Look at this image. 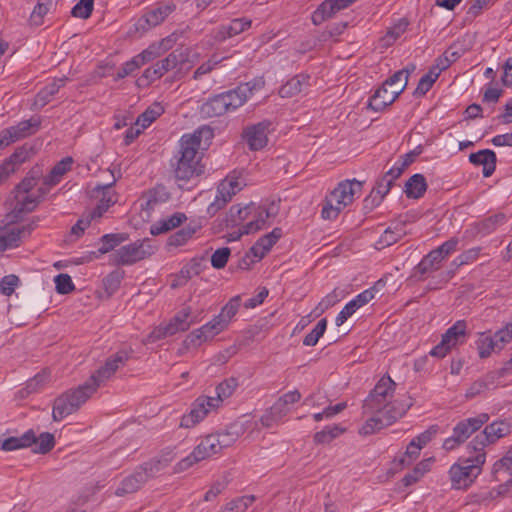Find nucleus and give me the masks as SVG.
I'll use <instances>...</instances> for the list:
<instances>
[{
  "label": "nucleus",
  "instance_id": "obj_40",
  "mask_svg": "<svg viewBox=\"0 0 512 512\" xmlns=\"http://www.w3.org/2000/svg\"><path fill=\"white\" fill-rule=\"evenodd\" d=\"M240 296H235L228 301V303L222 308L219 315L216 318L223 324L226 328L232 319V317L237 313L240 307Z\"/></svg>",
  "mask_w": 512,
  "mask_h": 512
},
{
  "label": "nucleus",
  "instance_id": "obj_13",
  "mask_svg": "<svg viewBox=\"0 0 512 512\" xmlns=\"http://www.w3.org/2000/svg\"><path fill=\"white\" fill-rule=\"evenodd\" d=\"M241 189L242 182L237 177H227L222 180L217 188L215 200L207 208V213L211 216L215 215Z\"/></svg>",
  "mask_w": 512,
  "mask_h": 512
},
{
  "label": "nucleus",
  "instance_id": "obj_4",
  "mask_svg": "<svg viewBox=\"0 0 512 512\" xmlns=\"http://www.w3.org/2000/svg\"><path fill=\"white\" fill-rule=\"evenodd\" d=\"M238 387V380L227 378L216 387V397H199L193 404L190 412L183 415L180 427L190 428L199 423L209 411L220 406L224 399L229 398Z\"/></svg>",
  "mask_w": 512,
  "mask_h": 512
},
{
  "label": "nucleus",
  "instance_id": "obj_35",
  "mask_svg": "<svg viewBox=\"0 0 512 512\" xmlns=\"http://www.w3.org/2000/svg\"><path fill=\"white\" fill-rule=\"evenodd\" d=\"M210 456H212V454L201 440V442L194 448L192 453L178 463V470L188 469L194 463L204 460Z\"/></svg>",
  "mask_w": 512,
  "mask_h": 512
},
{
  "label": "nucleus",
  "instance_id": "obj_43",
  "mask_svg": "<svg viewBox=\"0 0 512 512\" xmlns=\"http://www.w3.org/2000/svg\"><path fill=\"white\" fill-rule=\"evenodd\" d=\"M35 447L33 452L37 454H46L50 452L55 446V438L49 432H43L39 437L36 436V441L33 443Z\"/></svg>",
  "mask_w": 512,
  "mask_h": 512
},
{
  "label": "nucleus",
  "instance_id": "obj_59",
  "mask_svg": "<svg viewBox=\"0 0 512 512\" xmlns=\"http://www.w3.org/2000/svg\"><path fill=\"white\" fill-rule=\"evenodd\" d=\"M501 470L512 471V447L506 452V454L496 461L492 468V473L496 474Z\"/></svg>",
  "mask_w": 512,
  "mask_h": 512
},
{
  "label": "nucleus",
  "instance_id": "obj_3",
  "mask_svg": "<svg viewBox=\"0 0 512 512\" xmlns=\"http://www.w3.org/2000/svg\"><path fill=\"white\" fill-rule=\"evenodd\" d=\"M213 131L210 127L203 126L192 134H184L179 143V151L175 155V162H172L175 178L187 182L203 173L201 155L199 152L201 140H210Z\"/></svg>",
  "mask_w": 512,
  "mask_h": 512
},
{
  "label": "nucleus",
  "instance_id": "obj_64",
  "mask_svg": "<svg viewBox=\"0 0 512 512\" xmlns=\"http://www.w3.org/2000/svg\"><path fill=\"white\" fill-rule=\"evenodd\" d=\"M407 26L408 22L404 19H401L396 25L388 30L386 34L387 42L397 40L406 31Z\"/></svg>",
  "mask_w": 512,
  "mask_h": 512
},
{
  "label": "nucleus",
  "instance_id": "obj_19",
  "mask_svg": "<svg viewBox=\"0 0 512 512\" xmlns=\"http://www.w3.org/2000/svg\"><path fill=\"white\" fill-rule=\"evenodd\" d=\"M355 0H325L312 14V22L320 25L327 19L332 18L337 12L347 8Z\"/></svg>",
  "mask_w": 512,
  "mask_h": 512
},
{
  "label": "nucleus",
  "instance_id": "obj_9",
  "mask_svg": "<svg viewBox=\"0 0 512 512\" xmlns=\"http://www.w3.org/2000/svg\"><path fill=\"white\" fill-rule=\"evenodd\" d=\"M511 331L508 328H502L493 335L490 332L478 333L475 342L478 355L481 359L488 358L493 352H500L504 346L511 341Z\"/></svg>",
  "mask_w": 512,
  "mask_h": 512
},
{
  "label": "nucleus",
  "instance_id": "obj_24",
  "mask_svg": "<svg viewBox=\"0 0 512 512\" xmlns=\"http://www.w3.org/2000/svg\"><path fill=\"white\" fill-rule=\"evenodd\" d=\"M469 161L474 165L483 166L484 177L491 176L496 168V154L490 149H484L476 153H471L469 156Z\"/></svg>",
  "mask_w": 512,
  "mask_h": 512
},
{
  "label": "nucleus",
  "instance_id": "obj_51",
  "mask_svg": "<svg viewBox=\"0 0 512 512\" xmlns=\"http://www.w3.org/2000/svg\"><path fill=\"white\" fill-rule=\"evenodd\" d=\"M56 291L59 294H69L75 289L74 283L70 275L61 273L54 278Z\"/></svg>",
  "mask_w": 512,
  "mask_h": 512
},
{
  "label": "nucleus",
  "instance_id": "obj_25",
  "mask_svg": "<svg viewBox=\"0 0 512 512\" xmlns=\"http://www.w3.org/2000/svg\"><path fill=\"white\" fill-rule=\"evenodd\" d=\"M146 482L145 472L138 468L129 476L125 477L116 489L117 496L134 493Z\"/></svg>",
  "mask_w": 512,
  "mask_h": 512
},
{
  "label": "nucleus",
  "instance_id": "obj_31",
  "mask_svg": "<svg viewBox=\"0 0 512 512\" xmlns=\"http://www.w3.org/2000/svg\"><path fill=\"white\" fill-rule=\"evenodd\" d=\"M36 441L34 430L29 429L20 437H9L2 442V449L5 451H13L21 448L30 447Z\"/></svg>",
  "mask_w": 512,
  "mask_h": 512
},
{
  "label": "nucleus",
  "instance_id": "obj_44",
  "mask_svg": "<svg viewBox=\"0 0 512 512\" xmlns=\"http://www.w3.org/2000/svg\"><path fill=\"white\" fill-rule=\"evenodd\" d=\"M344 432V429L338 425L326 426L323 430L315 433L314 441L317 444H327L337 438Z\"/></svg>",
  "mask_w": 512,
  "mask_h": 512
},
{
  "label": "nucleus",
  "instance_id": "obj_14",
  "mask_svg": "<svg viewBox=\"0 0 512 512\" xmlns=\"http://www.w3.org/2000/svg\"><path fill=\"white\" fill-rule=\"evenodd\" d=\"M406 86L407 80L394 88H392L390 85H386V82L384 81L383 84L377 88L369 98L368 107L376 112L384 110L399 97Z\"/></svg>",
  "mask_w": 512,
  "mask_h": 512
},
{
  "label": "nucleus",
  "instance_id": "obj_12",
  "mask_svg": "<svg viewBox=\"0 0 512 512\" xmlns=\"http://www.w3.org/2000/svg\"><path fill=\"white\" fill-rule=\"evenodd\" d=\"M277 213L278 208L274 203H271L268 207L254 203L251 209L250 219L243 224V233L253 234L263 229L270 224V219L274 218Z\"/></svg>",
  "mask_w": 512,
  "mask_h": 512
},
{
  "label": "nucleus",
  "instance_id": "obj_7",
  "mask_svg": "<svg viewBox=\"0 0 512 512\" xmlns=\"http://www.w3.org/2000/svg\"><path fill=\"white\" fill-rule=\"evenodd\" d=\"M487 413H481L458 422L453 428V434L443 442V448L447 451L454 450L462 445L474 432L478 431L489 421Z\"/></svg>",
  "mask_w": 512,
  "mask_h": 512
},
{
  "label": "nucleus",
  "instance_id": "obj_29",
  "mask_svg": "<svg viewBox=\"0 0 512 512\" xmlns=\"http://www.w3.org/2000/svg\"><path fill=\"white\" fill-rule=\"evenodd\" d=\"M229 112L223 94L209 98L201 107V113L206 117H219Z\"/></svg>",
  "mask_w": 512,
  "mask_h": 512
},
{
  "label": "nucleus",
  "instance_id": "obj_34",
  "mask_svg": "<svg viewBox=\"0 0 512 512\" xmlns=\"http://www.w3.org/2000/svg\"><path fill=\"white\" fill-rule=\"evenodd\" d=\"M73 164L72 157H65L51 169L50 173L44 178L43 184L54 186L58 184L62 176L71 169Z\"/></svg>",
  "mask_w": 512,
  "mask_h": 512
},
{
  "label": "nucleus",
  "instance_id": "obj_32",
  "mask_svg": "<svg viewBox=\"0 0 512 512\" xmlns=\"http://www.w3.org/2000/svg\"><path fill=\"white\" fill-rule=\"evenodd\" d=\"M309 76L299 74L288 80L279 89V94L282 98L292 97L300 93L304 87L308 86Z\"/></svg>",
  "mask_w": 512,
  "mask_h": 512
},
{
  "label": "nucleus",
  "instance_id": "obj_15",
  "mask_svg": "<svg viewBox=\"0 0 512 512\" xmlns=\"http://www.w3.org/2000/svg\"><path fill=\"white\" fill-rule=\"evenodd\" d=\"M270 126L271 121L263 120L243 128L242 138L247 143L250 150L258 151L267 145V135Z\"/></svg>",
  "mask_w": 512,
  "mask_h": 512
},
{
  "label": "nucleus",
  "instance_id": "obj_45",
  "mask_svg": "<svg viewBox=\"0 0 512 512\" xmlns=\"http://www.w3.org/2000/svg\"><path fill=\"white\" fill-rule=\"evenodd\" d=\"M199 273L198 265L194 264L191 267H184L174 276L171 282V288L176 289L185 286L193 275Z\"/></svg>",
  "mask_w": 512,
  "mask_h": 512
},
{
  "label": "nucleus",
  "instance_id": "obj_33",
  "mask_svg": "<svg viewBox=\"0 0 512 512\" xmlns=\"http://www.w3.org/2000/svg\"><path fill=\"white\" fill-rule=\"evenodd\" d=\"M41 121L39 117H31L28 120H23L15 126L9 127L14 139L19 140L24 137L34 134L40 127Z\"/></svg>",
  "mask_w": 512,
  "mask_h": 512
},
{
  "label": "nucleus",
  "instance_id": "obj_53",
  "mask_svg": "<svg viewBox=\"0 0 512 512\" xmlns=\"http://www.w3.org/2000/svg\"><path fill=\"white\" fill-rule=\"evenodd\" d=\"M225 329L223 324L216 318V316L208 323L198 329V332L204 333V337L207 339L213 338Z\"/></svg>",
  "mask_w": 512,
  "mask_h": 512
},
{
  "label": "nucleus",
  "instance_id": "obj_58",
  "mask_svg": "<svg viewBox=\"0 0 512 512\" xmlns=\"http://www.w3.org/2000/svg\"><path fill=\"white\" fill-rule=\"evenodd\" d=\"M438 432V426L432 425L427 430L416 436L411 440V442H414L415 444L419 445V448L422 449L424 446H426L433 437Z\"/></svg>",
  "mask_w": 512,
  "mask_h": 512
},
{
  "label": "nucleus",
  "instance_id": "obj_21",
  "mask_svg": "<svg viewBox=\"0 0 512 512\" xmlns=\"http://www.w3.org/2000/svg\"><path fill=\"white\" fill-rule=\"evenodd\" d=\"M15 206L10 213L7 214L9 222H17L24 214L32 212L40 203V199L30 193H15Z\"/></svg>",
  "mask_w": 512,
  "mask_h": 512
},
{
  "label": "nucleus",
  "instance_id": "obj_62",
  "mask_svg": "<svg viewBox=\"0 0 512 512\" xmlns=\"http://www.w3.org/2000/svg\"><path fill=\"white\" fill-rule=\"evenodd\" d=\"M393 183L394 182L391 179H389L386 175H383L376 182V186L373 188V192H375L383 200V198L389 193Z\"/></svg>",
  "mask_w": 512,
  "mask_h": 512
},
{
  "label": "nucleus",
  "instance_id": "obj_10",
  "mask_svg": "<svg viewBox=\"0 0 512 512\" xmlns=\"http://www.w3.org/2000/svg\"><path fill=\"white\" fill-rule=\"evenodd\" d=\"M155 252V246L149 239L136 241L120 247L114 253V261L118 265H132L151 256Z\"/></svg>",
  "mask_w": 512,
  "mask_h": 512
},
{
  "label": "nucleus",
  "instance_id": "obj_27",
  "mask_svg": "<svg viewBox=\"0 0 512 512\" xmlns=\"http://www.w3.org/2000/svg\"><path fill=\"white\" fill-rule=\"evenodd\" d=\"M250 88L247 85H238L235 89L223 92L228 111L241 107L249 98Z\"/></svg>",
  "mask_w": 512,
  "mask_h": 512
},
{
  "label": "nucleus",
  "instance_id": "obj_47",
  "mask_svg": "<svg viewBox=\"0 0 512 512\" xmlns=\"http://www.w3.org/2000/svg\"><path fill=\"white\" fill-rule=\"evenodd\" d=\"M343 205L336 204V200H332L331 194L326 198L323 205L321 216L325 220H334L343 210Z\"/></svg>",
  "mask_w": 512,
  "mask_h": 512
},
{
  "label": "nucleus",
  "instance_id": "obj_16",
  "mask_svg": "<svg viewBox=\"0 0 512 512\" xmlns=\"http://www.w3.org/2000/svg\"><path fill=\"white\" fill-rule=\"evenodd\" d=\"M39 218H33L28 224L8 227L0 232V251L17 247L22 238L31 234L37 227Z\"/></svg>",
  "mask_w": 512,
  "mask_h": 512
},
{
  "label": "nucleus",
  "instance_id": "obj_50",
  "mask_svg": "<svg viewBox=\"0 0 512 512\" xmlns=\"http://www.w3.org/2000/svg\"><path fill=\"white\" fill-rule=\"evenodd\" d=\"M94 8V0H80L71 11L73 17L87 19L91 16Z\"/></svg>",
  "mask_w": 512,
  "mask_h": 512
},
{
  "label": "nucleus",
  "instance_id": "obj_2",
  "mask_svg": "<svg viewBox=\"0 0 512 512\" xmlns=\"http://www.w3.org/2000/svg\"><path fill=\"white\" fill-rule=\"evenodd\" d=\"M128 358L127 352H117L108 358L105 364L96 370L82 385L57 397L53 405V420L61 421L77 411L99 387L104 385L115 374L119 367L127 362Z\"/></svg>",
  "mask_w": 512,
  "mask_h": 512
},
{
  "label": "nucleus",
  "instance_id": "obj_39",
  "mask_svg": "<svg viewBox=\"0 0 512 512\" xmlns=\"http://www.w3.org/2000/svg\"><path fill=\"white\" fill-rule=\"evenodd\" d=\"M254 203H250L246 206L233 205L229 210V222L233 226H239L243 222H247L250 219L251 209Z\"/></svg>",
  "mask_w": 512,
  "mask_h": 512
},
{
  "label": "nucleus",
  "instance_id": "obj_48",
  "mask_svg": "<svg viewBox=\"0 0 512 512\" xmlns=\"http://www.w3.org/2000/svg\"><path fill=\"white\" fill-rule=\"evenodd\" d=\"M385 282L382 280H379L375 283V285L369 289L364 290L360 294H358L351 302L355 303L356 308H360L364 305H366L368 302H370L375 297V292L378 291L379 287H384Z\"/></svg>",
  "mask_w": 512,
  "mask_h": 512
},
{
  "label": "nucleus",
  "instance_id": "obj_37",
  "mask_svg": "<svg viewBox=\"0 0 512 512\" xmlns=\"http://www.w3.org/2000/svg\"><path fill=\"white\" fill-rule=\"evenodd\" d=\"M191 309L190 307H185L181 311H179L169 323L170 328H172L173 334L178 332L187 331L190 326L193 324V320L190 319Z\"/></svg>",
  "mask_w": 512,
  "mask_h": 512
},
{
  "label": "nucleus",
  "instance_id": "obj_63",
  "mask_svg": "<svg viewBox=\"0 0 512 512\" xmlns=\"http://www.w3.org/2000/svg\"><path fill=\"white\" fill-rule=\"evenodd\" d=\"M402 237L401 231H395L388 227L379 239V244L382 246H390L396 243Z\"/></svg>",
  "mask_w": 512,
  "mask_h": 512
},
{
  "label": "nucleus",
  "instance_id": "obj_55",
  "mask_svg": "<svg viewBox=\"0 0 512 512\" xmlns=\"http://www.w3.org/2000/svg\"><path fill=\"white\" fill-rule=\"evenodd\" d=\"M114 182L105 185H97L94 188V192L97 194L101 193L99 204H107L108 208L116 202V199L112 195L111 188Z\"/></svg>",
  "mask_w": 512,
  "mask_h": 512
},
{
  "label": "nucleus",
  "instance_id": "obj_1",
  "mask_svg": "<svg viewBox=\"0 0 512 512\" xmlns=\"http://www.w3.org/2000/svg\"><path fill=\"white\" fill-rule=\"evenodd\" d=\"M396 383L390 376H383L363 402V414L369 416L360 434L371 435L393 424L410 408L411 403L392 401Z\"/></svg>",
  "mask_w": 512,
  "mask_h": 512
},
{
  "label": "nucleus",
  "instance_id": "obj_56",
  "mask_svg": "<svg viewBox=\"0 0 512 512\" xmlns=\"http://www.w3.org/2000/svg\"><path fill=\"white\" fill-rule=\"evenodd\" d=\"M160 54L161 52L159 51V47H157L156 45H151L147 49L143 50L141 53L136 55L134 58L136 59L140 66H143L144 64L154 60Z\"/></svg>",
  "mask_w": 512,
  "mask_h": 512
},
{
  "label": "nucleus",
  "instance_id": "obj_61",
  "mask_svg": "<svg viewBox=\"0 0 512 512\" xmlns=\"http://www.w3.org/2000/svg\"><path fill=\"white\" fill-rule=\"evenodd\" d=\"M18 281L19 279L15 275L4 276L0 281L1 292L6 296H10L14 292V289L17 286Z\"/></svg>",
  "mask_w": 512,
  "mask_h": 512
},
{
  "label": "nucleus",
  "instance_id": "obj_54",
  "mask_svg": "<svg viewBox=\"0 0 512 512\" xmlns=\"http://www.w3.org/2000/svg\"><path fill=\"white\" fill-rule=\"evenodd\" d=\"M341 292L334 289L331 293L327 294L317 305L316 311L322 314L329 308L333 307L340 300Z\"/></svg>",
  "mask_w": 512,
  "mask_h": 512
},
{
  "label": "nucleus",
  "instance_id": "obj_41",
  "mask_svg": "<svg viewBox=\"0 0 512 512\" xmlns=\"http://www.w3.org/2000/svg\"><path fill=\"white\" fill-rule=\"evenodd\" d=\"M128 239V235L125 233H117V234H105L101 237V247H99L98 251L101 254L108 253L113 250L116 246L121 244L122 242Z\"/></svg>",
  "mask_w": 512,
  "mask_h": 512
},
{
  "label": "nucleus",
  "instance_id": "obj_22",
  "mask_svg": "<svg viewBox=\"0 0 512 512\" xmlns=\"http://www.w3.org/2000/svg\"><path fill=\"white\" fill-rule=\"evenodd\" d=\"M170 198V193L163 185L149 189L143 193L140 201L141 208L146 211L154 210L158 205L167 202Z\"/></svg>",
  "mask_w": 512,
  "mask_h": 512
},
{
  "label": "nucleus",
  "instance_id": "obj_18",
  "mask_svg": "<svg viewBox=\"0 0 512 512\" xmlns=\"http://www.w3.org/2000/svg\"><path fill=\"white\" fill-rule=\"evenodd\" d=\"M252 25V21L248 18H235L228 24H222L213 31V37L218 42H224L225 40L241 34L248 30Z\"/></svg>",
  "mask_w": 512,
  "mask_h": 512
},
{
  "label": "nucleus",
  "instance_id": "obj_20",
  "mask_svg": "<svg viewBox=\"0 0 512 512\" xmlns=\"http://www.w3.org/2000/svg\"><path fill=\"white\" fill-rule=\"evenodd\" d=\"M175 9L174 4H162L148 11L136 23L137 30H147L162 23Z\"/></svg>",
  "mask_w": 512,
  "mask_h": 512
},
{
  "label": "nucleus",
  "instance_id": "obj_52",
  "mask_svg": "<svg viewBox=\"0 0 512 512\" xmlns=\"http://www.w3.org/2000/svg\"><path fill=\"white\" fill-rule=\"evenodd\" d=\"M231 254L230 248L223 247L217 249L211 256V265L215 269H222L226 266L229 256Z\"/></svg>",
  "mask_w": 512,
  "mask_h": 512
},
{
  "label": "nucleus",
  "instance_id": "obj_49",
  "mask_svg": "<svg viewBox=\"0 0 512 512\" xmlns=\"http://www.w3.org/2000/svg\"><path fill=\"white\" fill-rule=\"evenodd\" d=\"M326 327L327 320L323 318L316 324L312 331L305 336L303 344L305 346H315L320 337L324 334Z\"/></svg>",
  "mask_w": 512,
  "mask_h": 512
},
{
  "label": "nucleus",
  "instance_id": "obj_11",
  "mask_svg": "<svg viewBox=\"0 0 512 512\" xmlns=\"http://www.w3.org/2000/svg\"><path fill=\"white\" fill-rule=\"evenodd\" d=\"M467 330V323L465 320L456 321L446 332L442 335V339L431 351L430 355L438 358H443L454 347H456L461 339L465 337Z\"/></svg>",
  "mask_w": 512,
  "mask_h": 512
},
{
  "label": "nucleus",
  "instance_id": "obj_28",
  "mask_svg": "<svg viewBox=\"0 0 512 512\" xmlns=\"http://www.w3.org/2000/svg\"><path fill=\"white\" fill-rule=\"evenodd\" d=\"M173 460V455L171 452L164 453L159 458H153L150 461L142 464L138 467L140 471L145 472L146 481L149 478L155 477L161 470L166 468L170 462Z\"/></svg>",
  "mask_w": 512,
  "mask_h": 512
},
{
  "label": "nucleus",
  "instance_id": "obj_23",
  "mask_svg": "<svg viewBox=\"0 0 512 512\" xmlns=\"http://www.w3.org/2000/svg\"><path fill=\"white\" fill-rule=\"evenodd\" d=\"M281 236V228H274L270 233L257 240V242L250 248V253L258 260L262 259Z\"/></svg>",
  "mask_w": 512,
  "mask_h": 512
},
{
  "label": "nucleus",
  "instance_id": "obj_60",
  "mask_svg": "<svg viewBox=\"0 0 512 512\" xmlns=\"http://www.w3.org/2000/svg\"><path fill=\"white\" fill-rule=\"evenodd\" d=\"M32 176L25 177L16 187L14 192L15 193H30V191L34 188L36 185V180L38 178V173L32 171Z\"/></svg>",
  "mask_w": 512,
  "mask_h": 512
},
{
  "label": "nucleus",
  "instance_id": "obj_17",
  "mask_svg": "<svg viewBox=\"0 0 512 512\" xmlns=\"http://www.w3.org/2000/svg\"><path fill=\"white\" fill-rule=\"evenodd\" d=\"M362 182L353 180H345L340 182L337 187L330 193L332 200H336V204L343 205V208L350 205L354 200V195L360 193Z\"/></svg>",
  "mask_w": 512,
  "mask_h": 512
},
{
  "label": "nucleus",
  "instance_id": "obj_8",
  "mask_svg": "<svg viewBox=\"0 0 512 512\" xmlns=\"http://www.w3.org/2000/svg\"><path fill=\"white\" fill-rule=\"evenodd\" d=\"M512 432V424L506 420L494 421L486 425L468 444L469 452H485L486 446L496 443L499 439Z\"/></svg>",
  "mask_w": 512,
  "mask_h": 512
},
{
  "label": "nucleus",
  "instance_id": "obj_5",
  "mask_svg": "<svg viewBox=\"0 0 512 512\" xmlns=\"http://www.w3.org/2000/svg\"><path fill=\"white\" fill-rule=\"evenodd\" d=\"M465 459H460L449 469L451 486L454 489H467L472 485L482 472V466L486 461L485 452H473Z\"/></svg>",
  "mask_w": 512,
  "mask_h": 512
},
{
  "label": "nucleus",
  "instance_id": "obj_26",
  "mask_svg": "<svg viewBox=\"0 0 512 512\" xmlns=\"http://www.w3.org/2000/svg\"><path fill=\"white\" fill-rule=\"evenodd\" d=\"M186 220L187 217L184 213L176 212L173 215L166 218H162L155 222L153 225H151L150 233L154 236L166 233L172 229L177 228Z\"/></svg>",
  "mask_w": 512,
  "mask_h": 512
},
{
  "label": "nucleus",
  "instance_id": "obj_38",
  "mask_svg": "<svg viewBox=\"0 0 512 512\" xmlns=\"http://www.w3.org/2000/svg\"><path fill=\"white\" fill-rule=\"evenodd\" d=\"M442 261L443 259L439 253L432 250L420 261L415 269L421 275H425L431 271L438 270Z\"/></svg>",
  "mask_w": 512,
  "mask_h": 512
},
{
  "label": "nucleus",
  "instance_id": "obj_57",
  "mask_svg": "<svg viewBox=\"0 0 512 512\" xmlns=\"http://www.w3.org/2000/svg\"><path fill=\"white\" fill-rule=\"evenodd\" d=\"M172 335H174L172 328H170L168 324L160 325L150 332L147 336V341L153 343Z\"/></svg>",
  "mask_w": 512,
  "mask_h": 512
},
{
  "label": "nucleus",
  "instance_id": "obj_36",
  "mask_svg": "<svg viewBox=\"0 0 512 512\" xmlns=\"http://www.w3.org/2000/svg\"><path fill=\"white\" fill-rule=\"evenodd\" d=\"M66 80L67 78L63 77L53 80L51 83L47 84L38 92L36 96V104L45 106L47 103H49L52 97L59 91V89L65 85Z\"/></svg>",
  "mask_w": 512,
  "mask_h": 512
},
{
  "label": "nucleus",
  "instance_id": "obj_42",
  "mask_svg": "<svg viewBox=\"0 0 512 512\" xmlns=\"http://www.w3.org/2000/svg\"><path fill=\"white\" fill-rule=\"evenodd\" d=\"M197 227L192 225H187L186 227L180 229L173 235H171L168 239L169 246H182L184 245L192 236L196 233Z\"/></svg>",
  "mask_w": 512,
  "mask_h": 512
},
{
  "label": "nucleus",
  "instance_id": "obj_46",
  "mask_svg": "<svg viewBox=\"0 0 512 512\" xmlns=\"http://www.w3.org/2000/svg\"><path fill=\"white\" fill-rule=\"evenodd\" d=\"M255 501V496L246 495L242 497H238L231 502H229L222 512H245L249 506Z\"/></svg>",
  "mask_w": 512,
  "mask_h": 512
},
{
  "label": "nucleus",
  "instance_id": "obj_30",
  "mask_svg": "<svg viewBox=\"0 0 512 512\" xmlns=\"http://www.w3.org/2000/svg\"><path fill=\"white\" fill-rule=\"evenodd\" d=\"M427 190V182L422 174L412 175L405 184L404 192L407 198L419 199Z\"/></svg>",
  "mask_w": 512,
  "mask_h": 512
},
{
  "label": "nucleus",
  "instance_id": "obj_6",
  "mask_svg": "<svg viewBox=\"0 0 512 512\" xmlns=\"http://www.w3.org/2000/svg\"><path fill=\"white\" fill-rule=\"evenodd\" d=\"M188 61V54L183 51L175 50L166 58L156 62L153 66L147 68L142 76L137 80L138 86H148L155 80L161 78L170 70L180 68Z\"/></svg>",
  "mask_w": 512,
  "mask_h": 512
}]
</instances>
